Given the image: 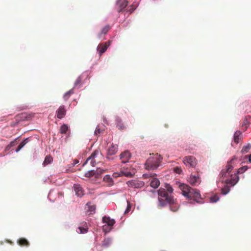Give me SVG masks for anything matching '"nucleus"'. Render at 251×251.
Segmentation results:
<instances>
[{
  "label": "nucleus",
  "instance_id": "21",
  "mask_svg": "<svg viewBox=\"0 0 251 251\" xmlns=\"http://www.w3.org/2000/svg\"><path fill=\"white\" fill-rule=\"evenodd\" d=\"M118 176H125L127 177H132L133 175L127 170H122Z\"/></svg>",
  "mask_w": 251,
  "mask_h": 251
},
{
  "label": "nucleus",
  "instance_id": "49",
  "mask_svg": "<svg viewBox=\"0 0 251 251\" xmlns=\"http://www.w3.org/2000/svg\"><path fill=\"white\" fill-rule=\"evenodd\" d=\"M118 173H115L113 174V175L115 177H117L118 176L117 175Z\"/></svg>",
  "mask_w": 251,
  "mask_h": 251
},
{
  "label": "nucleus",
  "instance_id": "35",
  "mask_svg": "<svg viewBox=\"0 0 251 251\" xmlns=\"http://www.w3.org/2000/svg\"><path fill=\"white\" fill-rule=\"evenodd\" d=\"M110 29V27L109 25H107L102 28L101 31V34H106L109 29Z\"/></svg>",
  "mask_w": 251,
  "mask_h": 251
},
{
  "label": "nucleus",
  "instance_id": "1",
  "mask_svg": "<svg viewBox=\"0 0 251 251\" xmlns=\"http://www.w3.org/2000/svg\"><path fill=\"white\" fill-rule=\"evenodd\" d=\"M179 188L181 191L182 194L188 199L193 200L197 202H200L201 196L200 192L195 189L191 188L189 186L185 184H181Z\"/></svg>",
  "mask_w": 251,
  "mask_h": 251
},
{
  "label": "nucleus",
  "instance_id": "42",
  "mask_svg": "<svg viewBox=\"0 0 251 251\" xmlns=\"http://www.w3.org/2000/svg\"><path fill=\"white\" fill-rule=\"evenodd\" d=\"M127 205L126 207V209L125 211V214L128 213L131 210V204L127 201Z\"/></svg>",
  "mask_w": 251,
  "mask_h": 251
},
{
  "label": "nucleus",
  "instance_id": "28",
  "mask_svg": "<svg viewBox=\"0 0 251 251\" xmlns=\"http://www.w3.org/2000/svg\"><path fill=\"white\" fill-rule=\"evenodd\" d=\"M28 138H26L24 141H23L20 144L18 147L17 149L16 150V152H18L20 151V150L23 148L25 145L28 142Z\"/></svg>",
  "mask_w": 251,
  "mask_h": 251
},
{
  "label": "nucleus",
  "instance_id": "2",
  "mask_svg": "<svg viewBox=\"0 0 251 251\" xmlns=\"http://www.w3.org/2000/svg\"><path fill=\"white\" fill-rule=\"evenodd\" d=\"M157 192L158 195L157 205L159 208L164 207L171 202H173L174 197L172 195H170L165 189L160 188Z\"/></svg>",
  "mask_w": 251,
  "mask_h": 251
},
{
  "label": "nucleus",
  "instance_id": "15",
  "mask_svg": "<svg viewBox=\"0 0 251 251\" xmlns=\"http://www.w3.org/2000/svg\"><path fill=\"white\" fill-rule=\"evenodd\" d=\"M170 206V209L173 212H176L178 210L179 208V204L178 203L176 199H174L173 202H171L169 204Z\"/></svg>",
  "mask_w": 251,
  "mask_h": 251
},
{
  "label": "nucleus",
  "instance_id": "27",
  "mask_svg": "<svg viewBox=\"0 0 251 251\" xmlns=\"http://www.w3.org/2000/svg\"><path fill=\"white\" fill-rule=\"evenodd\" d=\"M88 206V211L90 214H94L95 212L96 206L95 205H91L90 203L88 202L87 204Z\"/></svg>",
  "mask_w": 251,
  "mask_h": 251
},
{
  "label": "nucleus",
  "instance_id": "38",
  "mask_svg": "<svg viewBox=\"0 0 251 251\" xmlns=\"http://www.w3.org/2000/svg\"><path fill=\"white\" fill-rule=\"evenodd\" d=\"M110 44H111V41H108V42H105L104 45H103L102 44L99 45L98 46V47H104V48L108 47L109 46H110Z\"/></svg>",
  "mask_w": 251,
  "mask_h": 251
},
{
  "label": "nucleus",
  "instance_id": "40",
  "mask_svg": "<svg viewBox=\"0 0 251 251\" xmlns=\"http://www.w3.org/2000/svg\"><path fill=\"white\" fill-rule=\"evenodd\" d=\"M174 171L176 173L178 174H180L182 172V170L181 169V168L178 167L174 168Z\"/></svg>",
  "mask_w": 251,
  "mask_h": 251
},
{
  "label": "nucleus",
  "instance_id": "30",
  "mask_svg": "<svg viewBox=\"0 0 251 251\" xmlns=\"http://www.w3.org/2000/svg\"><path fill=\"white\" fill-rule=\"evenodd\" d=\"M68 128V126L66 124H63L60 127V133L62 134L66 133Z\"/></svg>",
  "mask_w": 251,
  "mask_h": 251
},
{
  "label": "nucleus",
  "instance_id": "29",
  "mask_svg": "<svg viewBox=\"0 0 251 251\" xmlns=\"http://www.w3.org/2000/svg\"><path fill=\"white\" fill-rule=\"evenodd\" d=\"M74 90L73 89H72L71 90H70L69 91H68L67 92H66L64 95V99L65 100H67L69 98H70V97L71 96V95H72L73 94H74Z\"/></svg>",
  "mask_w": 251,
  "mask_h": 251
},
{
  "label": "nucleus",
  "instance_id": "10",
  "mask_svg": "<svg viewBox=\"0 0 251 251\" xmlns=\"http://www.w3.org/2000/svg\"><path fill=\"white\" fill-rule=\"evenodd\" d=\"M156 175L155 174H151L150 176L152 177L151 180L150 185L151 187L153 188H157L160 185V181L154 176H156Z\"/></svg>",
  "mask_w": 251,
  "mask_h": 251
},
{
  "label": "nucleus",
  "instance_id": "26",
  "mask_svg": "<svg viewBox=\"0 0 251 251\" xmlns=\"http://www.w3.org/2000/svg\"><path fill=\"white\" fill-rule=\"evenodd\" d=\"M104 131V129L101 128L100 127V126L98 125L96 128V130L95 131V134L96 136H99L100 134H102L103 133Z\"/></svg>",
  "mask_w": 251,
  "mask_h": 251
},
{
  "label": "nucleus",
  "instance_id": "17",
  "mask_svg": "<svg viewBox=\"0 0 251 251\" xmlns=\"http://www.w3.org/2000/svg\"><path fill=\"white\" fill-rule=\"evenodd\" d=\"M81 226L78 227L79 231H76L78 233H85L88 231V227L86 222H83Z\"/></svg>",
  "mask_w": 251,
  "mask_h": 251
},
{
  "label": "nucleus",
  "instance_id": "9",
  "mask_svg": "<svg viewBox=\"0 0 251 251\" xmlns=\"http://www.w3.org/2000/svg\"><path fill=\"white\" fill-rule=\"evenodd\" d=\"M56 116L59 119H61L65 117L66 114V110L64 105H62L59 106L56 110Z\"/></svg>",
  "mask_w": 251,
  "mask_h": 251
},
{
  "label": "nucleus",
  "instance_id": "32",
  "mask_svg": "<svg viewBox=\"0 0 251 251\" xmlns=\"http://www.w3.org/2000/svg\"><path fill=\"white\" fill-rule=\"evenodd\" d=\"M111 241L110 238L105 239L102 243V246L103 247H107L111 244Z\"/></svg>",
  "mask_w": 251,
  "mask_h": 251
},
{
  "label": "nucleus",
  "instance_id": "7",
  "mask_svg": "<svg viewBox=\"0 0 251 251\" xmlns=\"http://www.w3.org/2000/svg\"><path fill=\"white\" fill-rule=\"evenodd\" d=\"M183 162L186 166H190L192 168L195 167L197 164V161L193 156L185 157L183 159Z\"/></svg>",
  "mask_w": 251,
  "mask_h": 251
},
{
  "label": "nucleus",
  "instance_id": "37",
  "mask_svg": "<svg viewBox=\"0 0 251 251\" xmlns=\"http://www.w3.org/2000/svg\"><path fill=\"white\" fill-rule=\"evenodd\" d=\"M166 189H165V190L167 191V192H168V193L170 195H172V194L173 193V191H174V189H173L172 186L171 185H170L169 184H167V185H166Z\"/></svg>",
  "mask_w": 251,
  "mask_h": 251
},
{
  "label": "nucleus",
  "instance_id": "31",
  "mask_svg": "<svg viewBox=\"0 0 251 251\" xmlns=\"http://www.w3.org/2000/svg\"><path fill=\"white\" fill-rule=\"evenodd\" d=\"M248 169V167L247 166H245L242 167L240 168L237 172L234 173V174H236L238 176V174H242L245 172Z\"/></svg>",
  "mask_w": 251,
  "mask_h": 251
},
{
  "label": "nucleus",
  "instance_id": "34",
  "mask_svg": "<svg viewBox=\"0 0 251 251\" xmlns=\"http://www.w3.org/2000/svg\"><path fill=\"white\" fill-rule=\"evenodd\" d=\"M137 6V4H133L131 5L128 7L127 8V11L129 13H131L135 9H136V7Z\"/></svg>",
  "mask_w": 251,
  "mask_h": 251
},
{
  "label": "nucleus",
  "instance_id": "12",
  "mask_svg": "<svg viewBox=\"0 0 251 251\" xmlns=\"http://www.w3.org/2000/svg\"><path fill=\"white\" fill-rule=\"evenodd\" d=\"M130 157V153L128 151L122 152L120 155V158L122 160V162L124 163L128 162Z\"/></svg>",
  "mask_w": 251,
  "mask_h": 251
},
{
  "label": "nucleus",
  "instance_id": "13",
  "mask_svg": "<svg viewBox=\"0 0 251 251\" xmlns=\"http://www.w3.org/2000/svg\"><path fill=\"white\" fill-rule=\"evenodd\" d=\"M74 189L75 194L79 197H81L84 195V191L82 187L78 184H75L74 185Z\"/></svg>",
  "mask_w": 251,
  "mask_h": 251
},
{
  "label": "nucleus",
  "instance_id": "43",
  "mask_svg": "<svg viewBox=\"0 0 251 251\" xmlns=\"http://www.w3.org/2000/svg\"><path fill=\"white\" fill-rule=\"evenodd\" d=\"M17 144V139L12 141L7 146V148H10L14 146Z\"/></svg>",
  "mask_w": 251,
  "mask_h": 251
},
{
  "label": "nucleus",
  "instance_id": "50",
  "mask_svg": "<svg viewBox=\"0 0 251 251\" xmlns=\"http://www.w3.org/2000/svg\"><path fill=\"white\" fill-rule=\"evenodd\" d=\"M144 176L145 177H148V175H147V174L144 175Z\"/></svg>",
  "mask_w": 251,
  "mask_h": 251
},
{
  "label": "nucleus",
  "instance_id": "44",
  "mask_svg": "<svg viewBox=\"0 0 251 251\" xmlns=\"http://www.w3.org/2000/svg\"><path fill=\"white\" fill-rule=\"evenodd\" d=\"M107 48H98V51L99 52L100 56L106 50Z\"/></svg>",
  "mask_w": 251,
  "mask_h": 251
},
{
  "label": "nucleus",
  "instance_id": "48",
  "mask_svg": "<svg viewBox=\"0 0 251 251\" xmlns=\"http://www.w3.org/2000/svg\"><path fill=\"white\" fill-rule=\"evenodd\" d=\"M106 227H107V226H106V225H104V226H103V229L104 230H106Z\"/></svg>",
  "mask_w": 251,
  "mask_h": 251
},
{
  "label": "nucleus",
  "instance_id": "5",
  "mask_svg": "<svg viewBox=\"0 0 251 251\" xmlns=\"http://www.w3.org/2000/svg\"><path fill=\"white\" fill-rule=\"evenodd\" d=\"M102 157V154L100 151L98 150H96L87 159L83 165L84 166L85 164L90 163L92 166H95L97 163L100 162V159Z\"/></svg>",
  "mask_w": 251,
  "mask_h": 251
},
{
  "label": "nucleus",
  "instance_id": "8",
  "mask_svg": "<svg viewBox=\"0 0 251 251\" xmlns=\"http://www.w3.org/2000/svg\"><path fill=\"white\" fill-rule=\"evenodd\" d=\"M126 184L129 187L135 188H141L145 185V183L143 181L135 180L128 181Z\"/></svg>",
  "mask_w": 251,
  "mask_h": 251
},
{
  "label": "nucleus",
  "instance_id": "22",
  "mask_svg": "<svg viewBox=\"0 0 251 251\" xmlns=\"http://www.w3.org/2000/svg\"><path fill=\"white\" fill-rule=\"evenodd\" d=\"M103 181L107 183V185L111 186L113 184L112 178L109 175H106L103 177Z\"/></svg>",
  "mask_w": 251,
  "mask_h": 251
},
{
  "label": "nucleus",
  "instance_id": "33",
  "mask_svg": "<svg viewBox=\"0 0 251 251\" xmlns=\"http://www.w3.org/2000/svg\"><path fill=\"white\" fill-rule=\"evenodd\" d=\"M94 176H95L96 177V172L94 170L89 171L87 172L84 175V176L87 177H90Z\"/></svg>",
  "mask_w": 251,
  "mask_h": 251
},
{
  "label": "nucleus",
  "instance_id": "41",
  "mask_svg": "<svg viewBox=\"0 0 251 251\" xmlns=\"http://www.w3.org/2000/svg\"><path fill=\"white\" fill-rule=\"evenodd\" d=\"M105 170L101 169H98L96 171V177H98V176L104 172Z\"/></svg>",
  "mask_w": 251,
  "mask_h": 251
},
{
  "label": "nucleus",
  "instance_id": "20",
  "mask_svg": "<svg viewBox=\"0 0 251 251\" xmlns=\"http://www.w3.org/2000/svg\"><path fill=\"white\" fill-rule=\"evenodd\" d=\"M117 126L119 129H124L126 128V126L122 123V120L119 118H117L116 120Z\"/></svg>",
  "mask_w": 251,
  "mask_h": 251
},
{
  "label": "nucleus",
  "instance_id": "45",
  "mask_svg": "<svg viewBox=\"0 0 251 251\" xmlns=\"http://www.w3.org/2000/svg\"><path fill=\"white\" fill-rule=\"evenodd\" d=\"M81 77H78L75 81V86H76L77 85L80 84L81 82Z\"/></svg>",
  "mask_w": 251,
  "mask_h": 251
},
{
  "label": "nucleus",
  "instance_id": "23",
  "mask_svg": "<svg viewBox=\"0 0 251 251\" xmlns=\"http://www.w3.org/2000/svg\"><path fill=\"white\" fill-rule=\"evenodd\" d=\"M52 161V157L50 155H47L45 158V160L43 163V165L45 166L47 165L50 164Z\"/></svg>",
  "mask_w": 251,
  "mask_h": 251
},
{
  "label": "nucleus",
  "instance_id": "36",
  "mask_svg": "<svg viewBox=\"0 0 251 251\" xmlns=\"http://www.w3.org/2000/svg\"><path fill=\"white\" fill-rule=\"evenodd\" d=\"M219 200V197L217 195H215L210 197V202H216L217 201H218Z\"/></svg>",
  "mask_w": 251,
  "mask_h": 251
},
{
  "label": "nucleus",
  "instance_id": "25",
  "mask_svg": "<svg viewBox=\"0 0 251 251\" xmlns=\"http://www.w3.org/2000/svg\"><path fill=\"white\" fill-rule=\"evenodd\" d=\"M241 134V133L240 131H237L234 133L233 140H234V142L236 144H237L239 142L240 136Z\"/></svg>",
  "mask_w": 251,
  "mask_h": 251
},
{
  "label": "nucleus",
  "instance_id": "11",
  "mask_svg": "<svg viewBox=\"0 0 251 251\" xmlns=\"http://www.w3.org/2000/svg\"><path fill=\"white\" fill-rule=\"evenodd\" d=\"M128 1L126 0H118L117 5L118 6V12L122 11L126 7Z\"/></svg>",
  "mask_w": 251,
  "mask_h": 251
},
{
  "label": "nucleus",
  "instance_id": "19",
  "mask_svg": "<svg viewBox=\"0 0 251 251\" xmlns=\"http://www.w3.org/2000/svg\"><path fill=\"white\" fill-rule=\"evenodd\" d=\"M18 244L21 246H26L28 247L29 245V242L25 238H21L18 241Z\"/></svg>",
  "mask_w": 251,
  "mask_h": 251
},
{
  "label": "nucleus",
  "instance_id": "39",
  "mask_svg": "<svg viewBox=\"0 0 251 251\" xmlns=\"http://www.w3.org/2000/svg\"><path fill=\"white\" fill-rule=\"evenodd\" d=\"M19 118H20L22 120H27V116L26 113H22L20 116H19Z\"/></svg>",
  "mask_w": 251,
  "mask_h": 251
},
{
  "label": "nucleus",
  "instance_id": "47",
  "mask_svg": "<svg viewBox=\"0 0 251 251\" xmlns=\"http://www.w3.org/2000/svg\"><path fill=\"white\" fill-rule=\"evenodd\" d=\"M249 161L251 162V154L249 155Z\"/></svg>",
  "mask_w": 251,
  "mask_h": 251
},
{
  "label": "nucleus",
  "instance_id": "3",
  "mask_svg": "<svg viewBox=\"0 0 251 251\" xmlns=\"http://www.w3.org/2000/svg\"><path fill=\"white\" fill-rule=\"evenodd\" d=\"M162 157L160 155L157 153L150 157L146 161L145 165L146 169L148 170H154L156 169L159 166L160 163L162 162Z\"/></svg>",
  "mask_w": 251,
  "mask_h": 251
},
{
  "label": "nucleus",
  "instance_id": "4",
  "mask_svg": "<svg viewBox=\"0 0 251 251\" xmlns=\"http://www.w3.org/2000/svg\"><path fill=\"white\" fill-rule=\"evenodd\" d=\"M239 181V176L236 174L231 175V178L226 179L225 182L226 185L221 189L222 194L223 195L227 194L230 191V187L235 185Z\"/></svg>",
  "mask_w": 251,
  "mask_h": 251
},
{
  "label": "nucleus",
  "instance_id": "6",
  "mask_svg": "<svg viewBox=\"0 0 251 251\" xmlns=\"http://www.w3.org/2000/svg\"><path fill=\"white\" fill-rule=\"evenodd\" d=\"M235 159H236V157L235 156H233L232 159L227 162L226 169H224L222 170L220 175L222 177L228 178V177H230L229 179H230L231 175H234V174L231 173V171L233 168V166L232 165V164L233 160Z\"/></svg>",
  "mask_w": 251,
  "mask_h": 251
},
{
  "label": "nucleus",
  "instance_id": "14",
  "mask_svg": "<svg viewBox=\"0 0 251 251\" xmlns=\"http://www.w3.org/2000/svg\"><path fill=\"white\" fill-rule=\"evenodd\" d=\"M189 181L192 185H196L201 182L200 178L199 176H196L191 175L189 177Z\"/></svg>",
  "mask_w": 251,
  "mask_h": 251
},
{
  "label": "nucleus",
  "instance_id": "18",
  "mask_svg": "<svg viewBox=\"0 0 251 251\" xmlns=\"http://www.w3.org/2000/svg\"><path fill=\"white\" fill-rule=\"evenodd\" d=\"M102 221L103 223H106L108 226H110V228L115 223L113 219H111L110 217H107L106 216L103 217Z\"/></svg>",
  "mask_w": 251,
  "mask_h": 251
},
{
  "label": "nucleus",
  "instance_id": "46",
  "mask_svg": "<svg viewBox=\"0 0 251 251\" xmlns=\"http://www.w3.org/2000/svg\"><path fill=\"white\" fill-rule=\"evenodd\" d=\"M248 122L247 120L245 118V119L244 120V121H243V123H242V126H246V125L248 124Z\"/></svg>",
  "mask_w": 251,
  "mask_h": 251
},
{
  "label": "nucleus",
  "instance_id": "16",
  "mask_svg": "<svg viewBox=\"0 0 251 251\" xmlns=\"http://www.w3.org/2000/svg\"><path fill=\"white\" fill-rule=\"evenodd\" d=\"M118 151V146L116 145H111L107 151L108 155H113L116 153Z\"/></svg>",
  "mask_w": 251,
  "mask_h": 251
},
{
  "label": "nucleus",
  "instance_id": "24",
  "mask_svg": "<svg viewBox=\"0 0 251 251\" xmlns=\"http://www.w3.org/2000/svg\"><path fill=\"white\" fill-rule=\"evenodd\" d=\"M251 148V144L248 143L247 145L243 146L242 150L241 151V152L242 154H245L249 151Z\"/></svg>",
  "mask_w": 251,
  "mask_h": 251
}]
</instances>
